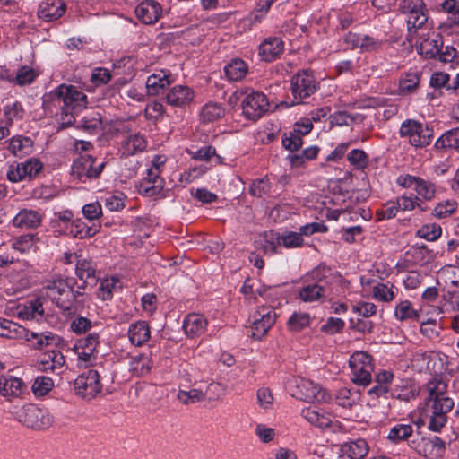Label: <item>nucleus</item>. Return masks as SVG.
<instances>
[{"mask_svg": "<svg viewBox=\"0 0 459 459\" xmlns=\"http://www.w3.org/2000/svg\"><path fill=\"white\" fill-rule=\"evenodd\" d=\"M44 105H51L59 112L56 117L59 128H65L75 122V117L87 107V96L74 85L60 84L44 96Z\"/></svg>", "mask_w": 459, "mask_h": 459, "instance_id": "nucleus-1", "label": "nucleus"}, {"mask_svg": "<svg viewBox=\"0 0 459 459\" xmlns=\"http://www.w3.org/2000/svg\"><path fill=\"white\" fill-rule=\"evenodd\" d=\"M45 294L56 305L65 310L70 311L74 308V303L78 298L82 296L80 291H74L72 287V281L62 278L48 280L44 284Z\"/></svg>", "mask_w": 459, "mask_h": 459, "instance_id": "nucleus-2", "label": "nucleus"}, {"mask_svg": "<svg viewBox=\"0 0 459 459\" xmlns=\"http://www.w3.org/2000/svg\"><path fill=\"white\" fill-rule=\"evenodd\" d=\"M328 274L330 269L325 266H318L314 269L308 275L307 279L311 278V282H307L304 286L299 289L298 297L303 302L318 301L326 297Z\"/></svg>", "mask_w": 459, "mask_h": 459, "instance_id": "nucleus-3", "label": "nucleus"}, {"mask_svg": "<svg viewBox=\"0 0 459 459\" xmlns=\"http://www.w3.org/2000/svg\"><path fill=\"white\" fill-rule=\"evenodd\" d=\"M318 89L319 82L312 70L299 71L290 79V91L293 97L291 106L303 103L304 100L312 96Z\"/></svg>", "mask_w": 459, "mask_h": 459, "instance_id": "nucleus-4", "label": "nucleus"}, {"mask_svg": "<svg viewBox=\"0 0 459 459\" xmlns=\"http://www.w3.org/2000/svg\"><path fill=\"white\" fill-rule=\"evenodd\" d=\"M18 420L24 426L35 430H45L54 422V418L48 409L31 403L22 408Z\"/></svg>", "mask_w": 459, "mask_h": 459, "instance_id": "nucleus-5", "label": "nucleus"}, {"mask_svg": "<svg viewBox=\"0 0 459 459\" xmlns=\"http://www.w3.org/2000/svg\"><path fill=\"white\" fill-rule=\"evenodd\" d=\"M100 346V336L98 333H90L86 336L78 339L73 347L77 356V364L80 367L88 368L92 366L98 359V347Z\"/></svg>", "mask_w": 459, "mask_h": 459, "instance_id": "nucleus-6", "label": "nucleus"}, {"mask_svg": "<svg viewBox=\"0 0 459 459\" xmlns=\"http://www.w3.org/2000/svg\"><path fill=\"white\" fill-rule=\"evenodd\" d=\"M455 403L452 398H442L441 401L426 402L425 415L429 418L428 428L434 432H440L447 422V413Z\"/></svg>", "mask_w": 459, "mask_h": 459, "instance_id": "nucleus-7", "label": "nucleus"}, {"mask_svg": "<svg viewBox=\"0 0 459 459\" xmlns=\"http://www.w3.org/2000/svg\"><path fill=\"white\" fill-rule=\"evenodd\" d=\"M349 365L355 384L366 386L371 383L374 370L371 355L365 351H356L351 356Z\"/></svg>", "mask_w": 459, "mask_h": 459, "instance_id": "nucleus-8", "label": "nucleus"}, {"mask_svg": "<svg viewBox=\"0 0 459 459\" xmlns=\"http://www.w3.org/2000/svg\"><path fill=\"white\" fill-rule=\"evenodd\" d=\"M399 134L402 138H408L409 143L416 148L429 145L433 137L432 129L413 119L403 121Z\"/></svg>", "mask_w": 459, "mask_h": 459, "instance_id": "nucleus-9", "label": "nucleus"}, {"mask_svg": "<svg viewBox=\"0 0 459 459\" xmlns=\"http://www.w3.org/2000/svg\"><path fill=\"white\" fill-rule=\"evenodd\" d=\"M399 10L406 16L409 30L421 28L428 20L427 8L423 0H401Z\"/></svg>", "mask_w": 459, "mask_h": 459, "instance_id": "nucleus-10", "label": "nucleus"}, {"mask_svg": "<svg viewBox=\"0 0 459 459\" xmlns=\"http://www.w3.org/2000/svg\"><path fill=\"white\" fill-rule=\"evenodd\" d=\"M75 393L84 399H93L101 392L100 376L97 370L89 369L74 381Z\"/></svg>", "mask_w": 459, "mask_h": 459, "instance_id": "nucleus-11", "label": "nucleus"}, {"mask_svg": "<svg viewBox=\"0 0 459 459\" xmlns=\"http://www.w3.org/2000/svg\"><path fill=\"white\" fill-rule=\"evenodd\" d=\"M291 395L298 400L307 403H324L329 399V395L318 384L307 378L295 380V389Z\"/></svg>", "mask_w": 459, "mask_h": 459, "instance_id": "nucleus-12", "label": "nucleus"}, {"mask_svg": "<svg viewBox=\"0 0 459 459\" xmlns=\"http://www.w3.org/2000/svg\"><path fill=\"white\" fill-rule=\"evenodd\" d=\"M409 446L420 455L428 459H437L446 453V442L437 436L422 437L410 441Z\"/></svg>", "mask_w": 459, "mask_h": 459, "instance_id": "nucleus-13", "label": "nucleus"}, {"mask_svg": "<svg viewBox=\"0 0 459 459\" xmlns=\"http://www.w3.org/2000/svg\"><path fill=\"white\" fill-rule=\"evenodd\" d=\"M105 167V162L96 164L91 155H81L72 165V175L82 182L98 178Z\"/></svg>", "mask_w": 459, "mask_h": 459, "instance_id": "nucleus-14", "label": "nucleus"}, {"mask_svg": "<svg viewBox=\"0 0 459 459\" xmlns=\"http://www.w3.org/2000/svg\"><path fill=\"white\" fill-rule=\"evenodd\" d=\"M390 385L391 398L408 403L420 394V387L410 377H396L393 372V380Z\"/></svg>", "mask_w": 459, "mask_h": 459, "instance_id": "nucleus-15", "label": "nucleus"}, {"mask_svg": "<svg viewBox=\"0 0 459 459\" xmlns=\"http://www.w3.org/2000/svg\"><path fill=\"white\" fill-rule=\"evenodd\" d=\"M42 168V163L35 158L12 164L7 171V178L13 183L20 182L27 178H32L41 171Z\"/></svg>", "mask_w": 459, "mask_h": 459, "instance_id": "nucleus-16", "label": "nucleus"}, {"mask_svg": "<svg viewBox=\"0 0 459 459\" xmlns=\"http://www.w3.org/2000/svg\"><path fill=\"white\" fill-rule=\"evenodd\" d=\"M195 97V92L192 88L187 85L178 84L167 91L165 100L171 107L186 108L193 103Z\"/></svg>", "mask_w": 459, "mask_h": 459, "instance_id": "nucleus-17", "label": "nucleus"}, {"mask_svg": "<svg viewBox=\"0 0 459 459\" xmlns=\"http://www.w3.org/2000/svg\"><path fill=\"white\" fill-rule=\"evenodd\" d=\"M26 385L21 378L13 376L0 377V394L6 401H13L21 398L26 392Z\"/></svg>", "mask_w": 459, "mask_h": 459, "instance_id": "nucleus-18", "label": "nucleus"}, {"mask_svg": "<svg viewBox=\"0 0 459 459\" xmlns=\"http://www.w3.org/2000/svg\"><path fill=\"white\" fill-rule=\"evenodd\" d=\"M393 380V371L381 369L375 375L376 385L371 387L368 394L372 399L391 397L390 385Z\"/></svg>", "mask_w": 459, "mask_h": 459, "instance_id": "nucleus-19", "label": "nucleus"}, {"mask_svg": "<svg viewBox=\"0 0 459 459\" xmlns=\"http://www.w3.org/2000/svg\"><path fill=\"white\" fill-rule=\"evenodd\" d=\"M25 339L30 345L35 348L41 350L47 346L56 345L59 341V337L51 332H34L30 331L24 327V332L21 334H17V339Z\"/></svg>", "mask_w": 459, "mask_h": 459, "instance_id": "nucleus-20", "label": "nucleus"}, {"mask_svg": "<svg viewBox=\"0 0 459 459\" xmlns=\"http://www.w3.org/2000/svg\"><path fill=\"white\" fill-rule=\"evenodd\" d=\"M162 13L160 4L153 0H144L135 8L137 18L144 24H154Z\"/></svg>", "mask_w": 459, "mask_h": 459, "instance_id": "nucleus-21", "label": "nucleus"}, {"mask_svg": "<svg viewBox=\"0 0 459 459\" xmlns=\"http://www.w3.org/2000/svg\"><path fill=\"white\" fill-rule=\"evenodd\" d=\"M283 51L284 43L279 37H268L260 43V59L263 61H274Z\"/></svg>", "mask_w": 459, "mask_h": 459, "instance_id": "nucleus-22", "label": "nucleus"}, {"mask_svg": "<svg viewBox=\"0 0 459 459\" xmlns=\"http://www.w3.org/2000/svg\"><path fill=\"white\" fill-rule=\"evenodd\" d=\"M66 11V4L63 0H44L39 6V17L47 22L59 19Z\"/></svg>", "mask_w": 459, "mask_h": 459, "instance_id": "nucleus-23", "label": "nucleus"}, {"mask_svg": "<svg viewBox=\"0 0 459 459\" xmlns=\"http://www.w3.org/2000/svg\"><path fill=\"white\" fill-rule=\"evenodd\" d=\"M368 453V445L362 438L345 442L340 446V455L343 459H363Z\"/></svg>", "mask_w": 459, "mask_h": 459, "instance_id": "nucleus-24", "label": "nucleus"}, {"mask_svg": "<svg viewBox=\"0 0 459 459\" xmlns=\"http://www.w3.org/2000/svg\"><path fill=\"white\" fill-rule=\"evenodd\" d=\"M207 324V320L203 315L192 313L185 317L182 327L187 337L195 338L204 333Z\"/></svg>", "mask_w": 459, "mask_h": 459, "instance_id": "nucleus-25", "label": "nucleus"}, {"mask_svg": "<svg viewBox=\"0 0 459 459\" xmlns=\"http://www.w3.org/2000/svg\"><path fill=\"white\" fill-rule=\"evenodd\" d=\"M75 271L77 277L82 281L81 285H78L79 289H83L86 285L93 286L97 283L96 268L92 261L78 260Z\"/></svg>", "mask_w": 459, "mask_h": 459, "instance_id": "nucleus-26", "label": "nucleus"}, {"mask_svg": "<svg viewBox=\"0 0 459 459\" xmlns=\"http://www.w3.org/2000/svg\"><path fill=\"white\" fill-rule=\"evenodd\" d=\"M100 228V224L92 222L91 225H88L82 219L74 220L69 229L65 232L74 238L83 239L94 236Z\"/></svg>", "mask_w": 459, "mask_h": 459, "instance_id": "nucleus-27", "label": "nucleus"}, {"mask_svg": "<svg viewBox=\"0 0 459 459\" xmlns=\"http://www.w3.org/2000/svg\"><path fill=\"white\" fill-rule=\"evenodd\" d=\"M434 147L437 151H454L459 154V127L452 128L445 132L437 138Z\"/></svg>", "mask_w": 459, "mask_h": 459, "instance_id": "nucleus-28", "label": "nucleus"}, {"mask_svg": "<svg viewBox=\"0 0 459 459\" xmlns=\"http://www.w3.org/2000/svg\"><path fill=\"white\" fill-rule=\"evenodd\" d=\"M171 74L169 71L160 70L148 76L146 89L149 95H157L160 91L169 86Z\"/></svg>", "mask_w": 459, "mask_h": 459, "instance_id": "nucleus-29", "label": "nucleus"}, {"mask_svg": "<svg viewBox=\"0 0 459 459\" xmlns=\"http://www.w3.org/2000/svg\"><path fill=\"white\" fill-rule=\"evenodd\" d=\"M42 221L41 214L35 210L22 209L13 219V225L16 228H37Z\"/></svg>", "mask_w": 459, "mask_h": 459, "instance_id": "nucleus-30", "label": "nucleus"}, {"mask_svg": "<svg viewBox=\"0 0 459 459\" xmlns=\"http://www.w3.org/2000/svg\"><path fill=\"white\" fill-rule=\"evenodd\" d=\"M128 338L134 346H141L150 339V328L145 321H137L129 325Z\"/></svg>", "mask_w": 459, "mask_h": 459, "instance_id": "nucleus-31", "label": "nucleus"}, {"mask_svg": "<svg viewBox=\"0 0 459 459\" xmlns=\"http://www.w3.org/2000/svg\"><path fill=\"white\" fill-rule=\"evenodd\" d=\"M147 143L143 135L134 134L127 136L121 143V152L123 156H133L138 152H143Z\"/></svg>", "mask_w": 459, "mask_h": 459, "instance_id": "nucleus-32", "label": "nucleus"}, {"mask_svg": "<svg viewBox=\"0 0 459 459\" xmlns=\"http://www.w3.org/2000/svg\"><path fill=\"white\" fill-rule=\"evenodd\" d=\"M301 416L306 419L311 425L325 429L332 424L330 415L320 409L312 407L305 408L301 411Z\"/></svg>", "mask_w": 459, "mask_h": 459, "instance_id": "nucleus-33", "label": "nucleus"}, {"mask_svg": "<svg viewBox=\"0 0 459 459\" xmlns=\"http://www.w3.org/2000/svg\"><path fill=\"white\" fill-rule=\"evenodd\" d=\"M65 359L62 352L53 350L45 353L39 362V368L41 371H52L61 369L65 365Z\"/></svg>", "mask_w": 459, "mask_h": 459, "instance_id": "nucleus-34", "label": "nucleus"}, {"mask_svg": "<svg viewBox=\"0 0 459 459\" xmlns=\"http://www.w3.org/2000/svg\"><path fill=\"white\" fill-rule=\"evenodd\" d=\"M164 186L163 179L160 177L154 178L147 174L140 183L139 193L145 196H155L162 191Z\"/></svg>", "mask_w": 459, "mask_h": 459, "instance_id": "nucleus-35", "label": "nucleus"}, {"mask_svg": "<svg viewBox=\"0 0 459 459\" xmlns=\"http://www.w3.org/2000/svg\"><path fill=\"white\" fill-rule=\"evenodd\" d=\"M152 368V361L147 354H138L132 357L129 362V371L135 377L147 375Z\"/></svg>", "mask_w": 459, "mask_h": 459, "instance_id": "nucleus-36", "label": "nucleus"}, {"mask_svg": "<svg viewBox=\"0 0 459 459\" xmlns=\"http://www.w3.org/2000/svg\"><path fill=\"white\" fill-rule=\"evenodd\" d=\"M420 316V311L413 307L410 300H402L395 306L394 317L398 321H419Z\"/></svg>", "mask_w": 459, "mask_h": 459, "instance_id": "nucleus-37", "label": "nucleus"}, {"mask_svg": "<svg viewBox=\"0 0 459 459\" xmlns=\"http://www.w3.org/2000/svg\"><path fill=\"white\" fill-rule=\"evenodd\" d=\"M421 73L418 71L408 72L399 80V92L403 95L414 93L420 84Z\"/></svg>", "mask_w": 459, "mask_h": 459, "instance_id": "nucleus-38", "label": "nucleus"}, {"mask_svg": "<svg viewBox=\"0 0 459 459\" xmlns=\"http://www.w3.org/2000/svg\"><path fill=\"white\" fill-rule=\"evenodd\" d=\"M248 66L241 59H232L224 66V73L227 79L230 82H238L247 74Z\"/></svg>", "mask_w": 459, "mask_h": 459, "instance_id": "nucleus-39", "label": "nucleus"}, {"mask_svg": "<svg viewBox=\"0 0 459 459\" xmlns=\"http://www.w3.org/2000/svg\"><path fill=\"white\" fill-rule=\"evenodd\" d=\"M78 127L89 134H97L103 129L101 115L97 111L87 112L79 121Z\"/></svg>", "mask_w": 459, "mask_h": 459, "instance_id": "nucleus-40", "label": "nucleus"}, {"mask_svg": "<svg viewBox=\"0 0 459 459\" xmlns=\"http://www.w3.org/2000/svg\"><path fill=\"white\" fill-rule=\"evenodd\" d=\"M9 151L16 157L29 155L33 151V142L30 137L15 136L9 143Z\"/></svg>", "mask_w": 459, "mask_h": 459, "instance_id": "nucleus-41", "label": "nucleus"}, {"mask_svg": "<svg viewBox=\"0 0 459 459\" xmlns=\"http://www.w3.org/2000/svg\"><path fill=\"white\" fill-rule=\"evenodd\" d=\"M443 46L442 38L438 35L436 39H426L419 46V53L426 58L437 59Z\"/></svg>", "mask_w": 459, "mask_h": 459, "instance_id": "nucleus-42", "label": "nucleus"}, {"mask_svg": "<svg viewBox=\"0 0 459 459\" xmlns=\"http://www.w3.org/2000/svg\"><path fill=\"white\" fill-rule=\"evenodd\" d=\"M319 148L316 145H313L304 149L300 153L289 154L288 160L292 168H300L307 161L316 160Z\"/></svg>", "mask_w": 459, "mask_h": 459, "instance_id": "nucleus-43", "label": "nucleus"}, {"mask_svg": "<svg viewBox=\"0 0 459 459\" xmlns=\"http://www.w3.org/2000/svg\"><path fill=\"white\" fill-rule=\"evenodd\" d=\"M258 94L252 91L242 101V113L244 117L252 122L258 119Z\"/></svg>", "mask_w": 459, "mask_h": 459, "instance_id": "nucleus-44", "label": "nucleus"}, {"mask_svg": "<svg viewBox=\"0 0 459 459\" xmlns=\"http://www.w3.org/2000/svg\"><path fill=\"white\" fill-rule=\"evenodd\" d=\"M429 397L426 402L441 401L442 398H449L446 393L447 385L441 379L433 378L427 383Z\"/></svg>", "mask_w": 459, "mask_h": 459, "instance_id": "nucleus-45", "label": "nucleus"}, {"mask_svg": "<svg viewBox=\"0 0 459 459\" xmlns=\"http://www.w3.org/2000/svg\"><path fill=\"white\" fill-rule=\"evenodd\" d=\"M412 433L413 427L411 424L399 423L390 429L387 438L391 442L398 444L408 440L412 436Z\"/></svg>", "mask_w": 459, "mask_h": 459, "instance_id": "nucleus-46", "label": "nucleus"}, {"mask_svg": "<svg viewBox=\"0 0 459 459\" xmlns=\"http://www.w3.org/2000/svg\"><path fill=\"white\" fill-rule=\"evenodd\" d=\"M19 315L27 320H40L44 316V309L39 299H34L29 302L20 312Z\"/></svg>", "mask_w": 459, "mask_h": 459, "instance_id": "nucleus-47", "label": "nucleus"}, {"mask_svg": "<svg viewBox=\"0 0 459 459\" xmlns=\"http://www.w3.org/2000/svg\"><path fill=\"white\" fill-rule=\"evenodd\" d=\"M224 115L223 107L215 102H209L205 104L200 113L201 119L204 122H213L221 118Z\"/></svg>", "mask_w": 459, "mask_h": 459, "instance_id": "nucleus-48", "label": "nucleus"}, {"mask_svg": "<svg viewBox=\"0 0 459 459\" xmlns=\"http://www.w3.org/2000/svg\"><path fill=\"white\" fill-rule=\"evenodd\" d=\"M120 288L119 280L115 277L107 278L100 281L98 289V297L101 300H110L113 297V292Z\"/></svg>", "mask_w": 459, "mask_h": 459, "instance_id": "nucleus-49", "label": "nucleus"}, {"mask_svg": "<svg viewBox=\"0 0 459 459\" xmlns=\"http://www.w3.org/2000/svg\"><path fill=\"white\" fill-rule=\"evenodd\" d=\"M24 332V327L11 320L0 317V336L17 339V334Z\"/></svg>", "mask_w": 459, "mask_h": 459, "instance_id": "nucleus-50", "label": "nucleus"}, {"mask_svg": "<svg viewBox=\"0 0 459 459\" xmlns=\"http://www.w3.org/2000/svg\"><path fill=\"white\" fill-rule=\"evenodd\" d=\"M417 196L421 197L425 201H430L435 197L436 186L433 182L420 178L414 187Z\"/></svg>", "mask_w": 459, "mask_h": 459, "instance_id": "nucleus-51", "label": "nucleus"}, {"mask_svg": "<svg viewBox=\"0 0 459 459\" xmlns=\"http://www.w3.org/2000/svg\"><path fill=\"white\" fill-rule=\"evenodd\" d=\"M442 235V228L437 223L422 225L417 231L416 236L428 241H436Z\"/></svg>", "mask_w": 459, "mask_h": 459, "instance_id": "nucleus-52", "label": "nucleus"}, {"mask_svg": "<svg viewBox=\"0 0 459 459\" xmlns=\"http://www.w3.org/2000/svg\"><path fill=\"white\" fill-rule=\"evenodd\" d=\"M394 285L388 287L386 284L377 282L372 288L373 297L383 302H390L395 299V291L394 290Z\"/></svg>", "mask_w": 459, "mask_h": 459, "instance_id": "nucleus-53", "label": "nucleus"}, {"mask_svg": "<svg viewBox=\"0 0 459 459\" xmlns=\"http://www.w3.org/2000/svg\"><path fill=\"white\" fill-rule=\"evenodd\" d=\"M290 331L299 332L310 325V316L307 313H293L288 320Z\"/></svg>", "mask_w": 459, "mask_h": 459, "instance_id": "nucleus-54", "label": "nucleus"}, {"mask_svg": "<svg viewBox=\"0 0 459 459\" xmlns=\"http://www.w3.org/2000/svg\"><path fill=\"white\" fill-rule=\"evenodd\" d=\"M348 161L357 169H364L368 166V156L360 149H353L347 155Z\"/></svg>", "mask_w": 459, "mask_h": 459, "instance_id": "nucleus-55", "label": "nucleus"}, {"mask_svg": "<svg viewBox=\"0 0 459 459\" xmlns=\"http://www.w3.org/2000/svg\"><path fill=\"white\" fill-rule=\"evenodd\" d=\"M54 382L50 377L40 376L35 378L31 388L36 396H44L52 390Z\"/></svg>", "mask_w": 459, "mask_h": 459, "instance_id": "nucleus-56", "label": "nucleus"}, {"mask_svg": "<svg viewBox=\"0 0 459 459\" xmlns=\"http://www.w3.org/2000/svg\"><path fill=\"white\" fill-rule=\"evenodd\" d=\"M457 205V202L455 200L440 202L434 208L432 214L438 219H445L455 212Z\"/></svg>", "mask_w": 459, "mask_h": 459, "instance_id": "nucleus-57", "label": "nucleus"}, {"mask_svg": "<svg viewBox=\"0 0 459 459\" xmlns=\"http://www.w3.org/2000/svg\"><path fill=\"white\" fill-rule=\"evenodd\" d=\"M399 208L397 206L395 199L389 200L382 205L376 212V218L377 221L390 220L396 216Z\"/></svg>", "mask_w": 459, "mask_h": 459, "instance_id": "nucleus-58", "label": "nucleus"}, {"mask_svg": "<svg viewBox=\"0 0 459 459\" xmlns=\"http://www.w3.org/2000/svg\"><path fill=\"white\" fill-rule=\"evenodd\" d=\"M277 244H282L287 248H294L301 247L303 244V238L300 233L288 232L276 238Z\"/></svg>", "mask_w": 459, "mask_h": 459, "instance_id": "nucleus-59", "label": "nucleus"}, {"mask_svg": "<svg viewBox=\"0 0 459 459\" xmlns=\"http://www.w3.org/2000/svg\"><path fill=\"white\" fill-rule=\"evenodd\" d=\"M36 244V236L34 234H25L18 237L13 243L14 249L21 253L30 251Z\"/></svg>", "mask_w": 459, "mask_h": 459, "instance_id": "nucleus-60", "label": "nucleus"}, {"mask_svg": "<svg viewBox=\"0 0 459 459\" xmlns=\"http://www.w3.org/2000/svg\"><path fill=\"white\" fill-rule=\"evenodd\" d=\"M94 324L84 316L74 318L70 324V329L76 334H82L90 332Z\"/></svg>", "mask_w": 459, "mask_h": 459, "instance_id": "nucleus-61", "label": "nucleus"}, {"mask_svg": "<svg viewBox=\"0 0 459 459\" xmlns=\"http://www.w3.org/2000/svg\"><path fill=\"white\" fill-rule=\"evenodd\" d=\"M276 317L274 310L269 307H260V326L263 328L264 334L274 325Z\"/></svg>", "mask_w": 459, "mask_h": 459, "instance_id": "nucleus-62", "label": "nucleus"}, {"mask_svg": "<svg viewBox=\"0 0 459 459\" xmlns=\"http://www.w3.org/2000/svg\"><path fill=\"white\" fill-rule=\"evenodd\" d=\"M303 144L302 136L295 133L293 130L287 134H284L282 138V145L284 148L290 152L298 151Z\"/></svg>", "mask_w": 459, "mask_h": 459, "instance_id": "nucleus-63", "label": "nucleus"}, {"mask_svg": "<svg viewBox=\"0 0 459 459\" xmlns=\"http://www.w3.org/2000/svg\"><path fill=\"white\" fill-rule=\"evenodd\" d=\"M178 399L185 403H195L204 399V394L198 389H192L189 391L180 390L178 394Z\"/></svg>", "mask_w": 459, "mask_h": 459, "instance_id": "nucleus-64", "label": "nucleus"}]
</instances>
